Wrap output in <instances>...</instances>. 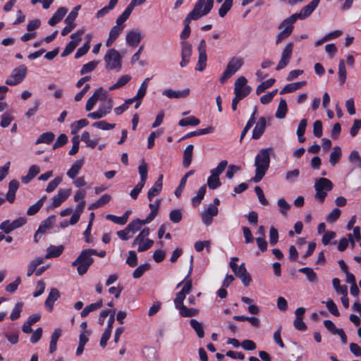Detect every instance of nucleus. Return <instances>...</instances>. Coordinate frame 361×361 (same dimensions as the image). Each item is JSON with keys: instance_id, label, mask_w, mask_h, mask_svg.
Instances as JSON below:
<instances>
[{"instance_id": "f257e3e1", "label": "nucleus", "mask_w": 361, "mask_h": 361, "mask_svg": "<svg viewBox=\"0 0 361 361\" xmlns=\"http://www.w3.org/2000/svg\"><path fill=\"white\" fill-rule=\"evenodd\" d=\"M271 148L262 149L255 157V176L251 179L255 183L259 182L264 176L270 164Z\"/></svg>"}, {"instance_id": "f03ea898", "label": "nucleus", "mask_w": 361, "mask_h": 361, "mask_svg": "<svg viewBox=\"0 0 361 361\" xmlns=\"http://www.w3.org/2000/svg\"><path fill=\"white\" fill-rule=\"evenodd\" d=\"M97 251L93 249L83 250L77 259L73 262L72 265L78 267V272L80 275L85 274L93 262L92 255H96Z\"/></svg>"}, {"instance_id": "7ed1b4c3", "label": "nucleus", "mask_w": 361, "mask_h": 361, "mask_svg": "<svg viewBox=\"0 0 361 361\" xmlns=\"http://www.w3.org/2000/svg\"><path fill=\"white\" fill-rule=\"evenodd\" d=\"M213 5L214 0H198L187 16L193 20H197L207 15L213 8Z\"/></svg>"}, {"instance_id": "20e7f679", "label": "nucleus", "mask_w": 361, "mask_h": 361, "mask_svg": "<svg viewBox=\"0 0 361 361\" xmlns=\"http://www.w3.org/2000/svg\"><path fill=\"white\" fill-rule=\"evenodd\" d=\"M104 60L107 70L121 71L122 68V56L115 49H109L104 55Z\"/></svg>"}, {"instance_id": "39448f33", "label": "nucleus", "mask_w": 361, "mask_h": 361, "mask_svg": "<svg viewBox=\"0 0 361 361\" xmlns=\"http://www.w3.org/2000/svg\"><path fill=\"white\" fill-rule=\"evenodd\" d=\"M332 182L326 178H319L315 180L314 189L316 193L314 198L320 202H323L327 195V192L333 189Z\"/></svg>"}, {"instance_id": "423d86ee", "label": "nucleus", "mask_w": 361, "mask_h": 361, "mask_svg": "<svg viewBox=\"0 0 361 361\" xmlns=\"http://www.w3.org/2000/svg\"><path fill=\"white\" fill-rule=\"evenodd\" d=\"M244 60L241 57L233 56L228 62L226 69L224 70L219 81L221 84L233 75L243 65Z\"/></svg>"}, {"instance_id": "0eeeda50", "label": "nucleus", "mask_w": 361, "mask_h": 361, "mask_svg": "<svg viewBox=\"0 0 361 361\" xmlns=\"http://www.w3.org/2000/svg\"><path fill=\"white\" fill-rule=\"evenodd\" d=\"M228 161L222 160L215 169L210 171L211 175L208 177L207 181V184L210 189L214 190L221 186L219 175L226 169Z\"/></svg>"}, {"instance_id": "6e6552de", "label": "nucleus", "mask_w": 361, "mask_h": 361, "mask_svg": "<svg viewBox=\"0 0 361 361\" xmlns=\"http://www.w3.org/2000/svg\"><path fill=\"white\" fill-rule=\"evenodd\" d=\"M296 20L295 16L292 15L279 25V29L281 30V32L276 36V44H280L283 39L287 38L292 33L293 25Z\"/></svg>"}, {"instance_id": "1a4fd4ad", "label": "nucleus", "mask_w": 361, "mask_h": 361, "mask_svg": "<svg viewBox=\"0 0 361 361\" xmlns=\"http://www.w3.org/2000/svg\"><path fill=\"white\" fill-rule=\"evenodd\" d=\"M27 73V67L22 64L15 68L11 75L6 80V84L10 86H15L20 84L26 77Z\"/></svg>"}, {"instance_id": "9d476101", "label": "nucleus", "mask_w": 361, "mask_h": 361, "mask_svg": "<svg viewBox=\"0 0 361 361\" xmlns=\"http://www.w3.org/2000/svg\"><path fill=\"white\" fill-rule=\"evenodd\" d=\"M293 50V44L292 42L288 43L282 51L280 61L276 66V70L279 71L288 66L292 57Z\"/></svg>"}, {"instance_id": "9b49d317", "label": "nucleus", "mask_w": 361, "mask_h": 361, "mask_svg": "<svg viewBox=\"0 0 361 361\" xmlns=\"http://www.w3.org/2000/svg\"><path fill=\"white\" fill-rule=\"evenodd\" d=\"M206 42L204 39H202L200 42V44L197 47L198 53H199V57H198V61L195 68L196 71H202L205 69L207 66V53H206Z\"/></svg>"}, {"instance_id": "f8f14e48", "label": "nucleus", "mask_w": 361, "mask_h": 361, "mask_svg": "<svg viewBox=\"0 0 361 361\" xmlns=\"http://www.w3.org/2000/svg\"><path fill=\"white\" fill-rule=\"evenodd\" d=\"M83 33L84 31L82 30H79L75 33L71 35V38L73 40L71 41L65 47L64 50L61 54L62 57L67 56L73 51V50L76 48V47L80 42L81 37L83 35Z\"/></svg>"}, {"instance_id": "ddd939ff", "label": "nucleus", "mask_w": 361, "mask_h": 361, "mask_svg": "<svg viewBox=\"0 0 361 361\" xmlns=\"http://www.w3.org/2000/svg\"><path fill=\"white\" fill-rule=\"evenodd\" d=\"M192 290V280L186 281L180 291H179L174 299V305L176 309L184 305L183 301L186 295L189 294Z\"/></svg>"}, {"instance_id": "4468645a", "label": "nucleus", "mask_w": 361, "mask_h": 361, "mask_svg": "<svg viewBox=\"0 0 361 361\" xmlns=\"http://www.w3.org/2000/svg\"><path fill=\"white\" fill-rule=\"evenodd\" d=\"M106 98V92L103 88L99 87L95 90L93 95L89 98L86 103L85 109L87 111H91L98 100H103Z\"/></svg>"}, {"instance_id": "2eb2a0df", "label": "nucleus", "mask_w": 361, "mask_h": 361, "mask_svg": "<svg viewBox=\"0 0 361 361\" xmlns=\"http://www.w3.org/2000/svg\"><path fill=\"white\" fill-rule=\"evenodd\" d=\"M26 223V220L23 217L18 218L12 222L5 221L0 225V229L3 230L6 233H9L12 231L23 226Z\"/></svg>"}, {"instance_id": "dca6fc26", "label": "nucleus", "mask_w": 361, "mask_h": 361, "mask_svg": "<svg viewBox=\"0 0 361 361\" xmlns=\"http://www.w3.org/2000/svg\"><path fill=\"white\" fill-rule=\"evenodd\" d=\"M218 212L219 209L216 205L209 204L201 214L202 223L206 226L210 225L213 221V217L216 216Z\"/></svg>"}, {"instance_id": "f3484780", "label": "nucleus", "mask_w": 361, "mask_h": 361, "mask_svg": "<svg viewBox=\"0 0 361 361\" xmlns=\"http://www.w3.org/2000/svg\"><path fill=\"white\" fill-rule=\"evenodd\" d=\"M320 0H312L307 5L305 6L300 11V13H294L295 18L305 19L315 10L317 7Z\"/></svg>"}, {"instance_id": "a211bd4d", "label": "nucleus", "mask_w": 361, "mask_h": 361, "mask_svg": "<svg viewBox=\"0 0 361 361\" xmlns=\"http://www.w3.org/2000/svg\"><path fill=\"white\" fill-rule=\"evenodd\" d=\"M153 245L154 240L146 238H142L138 235L136 236L132 243L133 247L138 245L137 251L139 252H145L149 250L152 247Z\"/></svg>"}, {"instance_id": "6ab92c4d", "label": "nucleus", "mask_w": 361, "mask_h": 361, "mask_svg": "<svg viewBox=\"0 0 361 361\" xmlns=\"http://www.w3.org/2000/svg\"><path fill=\"white\" fill-rule=\"evenodd\" d=\"M190 93V90L189 88H185L182 90H173L172 89H166L164 90L162 92L163 95L170 99L185 98L188 96H189Z\"/></svg>"}, {"instance_id": "aec40b11", "label": "nucleus", "mask_w": 361, "mask_h": 361, "mask_svg": "<svg viewBox=\"0 0 361 361\" xmlns=\"http://www.w3.org/2000/svg\"><path fill=\"white\" fill-rule=\"evenodd\" d=\"M126 39L129 46L135 47L142 39V33L139 30H130L127 33Z\"/></svg>"}, {"instance_id": "412c9836", "label": "nucleus", "mask_w": 361, "mask_h": 361, "mask_svg": "<svg viewBox=\"0 0 361 361\" xmlns=\"http://www.w3.org/2000/svg\"><path fill=\"white\" fill-rule=\"evenodd\" d=\"M71 189H60L58 193L54 196L52 205L54 207H59L71 195Z\"/></svg>"}, {"instance_id": "4be33fe9", "label": "nucleus", "mask_w": 361, "mask_h": 361, "mask_svg": "<svg viewBox=\"0 0 361 361\" xmlns=\"http://www.w3.org/2000/svg\"><path fill=\"white\" fill-rule=\"evenodd\" d=\"M163 175L161 174L153 186L147 192V199L152 201V198L158 195L162 189Z\"/></svg>"}, {"instance_id": "5701e85b", "label": "nucleus", "mask_w": 361, "mask_h": 361, "mask_svg": "<svg viewBox=\"0 0 361 361\" xmlns=\"http://www.w3.org/2000/svg\"><path fill=\"white\" fill-rule=\"evenodd\" d=\"M60 297V293L56 288H51L49 294L45 300L44 305L49 312H51L54 308V302L56 301Z\"/></svg>"}, {"instance_id": "b1692460", "label": "nucleus", "mask_w": 361, "mask_h": 361, "mask_svg": "<svg viewBox=\"0 0 361 361\" xmlns=\"http://www.w3.org/2000/svg\"><path fill=\"white\" fill-rule=\"evenodd\" d=\"M267 121L264 117H260L252 130V138L259 139L264 133L266 128Z\"/></svg>"}, {"instance_id": "393cba45", "label": "nucleus", "mask_w": 361, "mask_h": 361, "mask_svg": "<svg viewBox=\"0 0 361 361\" xmlns=\"http://www.w3.org/2000/svg\"><path fill=\"white\" fill-rule=\"evenodd\" d=\"M67 12L68 9L65 7L59 8L53 16L49 20L48 23L51 26H54L63 19Z\"/></svg>"}, {"instance_id": "a878e982", "label": "nucleus", "mask_w": 361, "mask_h": 361, "mask_svg": "<svg viewBox=\"0 0 361 361\" xmlns=\"http://www.w3.org/2000/svg\"><path fill=\"white\" fill-rule=\"evenodd\" d=\"M19 187V183L16 180H12L8 184V190L6 194V200L13 203L15 200L16 192Z\"/></svg>"}, {"instance_id": "bb28decb", "label": "nucleus", "mask_w": 361, "mask_h": 361, "mask_svg": "<svg viewBox=\"0 0 361 361\" xmlns=\"http://www.w3.org/2000/svg\"><path fill=\"white\" fill-rule=\"evenodd\" d=\"M83 164V159L75 161L71 166V169L67 171V176L70 178L74 179L76 177V176L79 173L80 169L82 167Z\"/></svg>"}, {"instance_id": "cd10ccee", "label": "nucleus", "mask_w": 361, "mask_h": 361, "mask_svg": "<svg viewBox=\"0 0 361 361\" xmlns=\"http://www.w3.org/2000/svg\"><path fill=\"white\" fill-rule=\"evenodd\" d=\"M306 85L305 81L296 82L286 85L281 91V94L293 92Z\"/></svg>"}, {"instance_id": "c85d7f7f", "label": "nucleus", "mask_w": 361, "mask_h": 361, "mask_svg": "<svg viewBox=\"0 0 361 361\" xmlns=\"http://www.w3.org/2000/svg\"><path fill=\"white\" fill-rule=\"evenodd\" d=\"M193 145H188L183 152V166L184 168H188L190 165L192 159L193 154Z\"/></svg>"}, {"instance_id": "c756f323", "label": "nucleus", "mask_w": 361, "mask_h": 361, "mask_svg": "<svg viewBox=\"0 0 361 361\" xmlns=\"http://www.w3.org/2000/svg\"><path fill=\"white\" fill-rule=\"evenodd\" d=\"M56 221V216L54 215L49 216L47 219L42 222L38 228L37 235H42L47 229L52 227L53 224Z\"/></svg>"}, {"instance_id": "7c9ffc66", "label": "nucleus", "mask_w": 361, "mask_h": 361, "mask_svg": "<svg viewBox=\"0 0 361 361\" xmlns=\"http://www.w3.org/2000/svg\"><path fill=\"white\" fill-rule=\"evenodd\" d=\"M146 0H140V2H137V0H132L130 3L128 4V6L126 7L125 11L120 15V16L124 19L125 21L127 20V19L130 16L133 8L136 6H139L145 3Z\"/></svg>"}, {"instance_id": "2f4dec72", "label": "nucleus", "mask_w": 361, "mask_h": 361, "mask_svg": "<svg viewBox=\"0 0 361 361\" xmlns=\"http://www.w3.org/2000/svg\"><path fill=\"white\" fill-rule=\"evenodd\" d=\"M103 305L102 300H99L95 303H92L89 305H87L80 312V316L82 317H87L90 312H94L95 310H99Z\"/></svg>"}, {"instance_id": "473e14b6", "label": "nucleus", "mask_w": 361, "mask_h": 361, "mask_svg": "<svg viewBox=\"0 0 361 361\" xmlns=\"http://www.w3.org/2000/svg\"><path fill=\"white\" fill-rule=\"evenodd\" d=\"M138 173L140 176V180L139 183L145 185L147 179L148 166L144 159L140 161V164L138 166Z\"/></svg>"}, {"instance_id": "72a5a7b5", "label": "nucleus", "mask_w": 361, "mask_h": 361, "mask_svg": "<svg viewBox=\"0 0 361 361\" xmlns=\"http://www.w3.org/2000/svg\"><path fill=\"white\" fill-rule=\"evenodd\" d=\"M177 310H179V314L180 316L183 317H192L197 316L200 311L197 308H189L187 307L185 305L180 306Z\"/></svg>"}, {"instance_id": "f704fd0d", "label": "nucleus", "mask_w": 361, "mask_h": 361, "mask_svg": "<svg viewBox=\"0 0 361 361\" xmlns=\"http://www.w3.org/2000/svg\"><path fill=\"white\" fill-rule=\"evenodd\" d=\"M81 140L85 142L86 145L90 148H94L99 141V137H94V139H90V135L89 132L84 131L81 135Z\"/></svg>"}, {"instance_id": "c9c22d12", "label": "nucleus", "mask_w": 361, "mask_h": 361, "mask_svg": "<svg viewBox=\"0 0 361 361\" xmlns=\"http://www.w3.org/2000/svg\"><path fill=\"white\" fill-rule=\"evenodd\" d=\"M102 102L100 104L98 109L104 115L109 114L113 107V100L111 98H106L102 100Z\"/></svg>"}, {"instance_id": "e433bc0d", "label": "nucleus", "mask_w": 361, "mask_h": 361, "mask_svg": "<svg viewBox=\"0 0 361 361\" xmlns=\"http://www.w3.org/2000/svg\"><path fill=\"white\" fill-rule=\"evenodd\" d=\"M61 336V329H56L51 336L49 353H53L56 350L57 341Z\"/></svg>"}, {"instance_id": "4c0bfd02", "label": "nucleus", "mask_w": 361, "mask_h": 361, "mask_svg": "<svg viewBox=\"0 0 361 361\" xmlns=\"http://www.w3.org/2000/svg\"><path fill=\"white\" fill-rule=\"evenodd\" d=\"M342 152L340 147H334L330 154L329 162L332 166H335L341 159Z\"/></svg>"}, {"instance_id": "58836bf2", "label": "nucleus", "mask_w": 361, "mask_h": 361, "mask_svg": "<svg viewBox=\"0 0 361 361\" xmlns=\"http://www.w3.org/2000/svg\"><path fill=\"white\" fill-rule=\"evenodd\" d=\"M63 247L62 246H49L47 250V254L45 255L46 259H49L52 257H57L61 255L63 252Z\"/></svg>"}, {"instance_id": "ea45409f", "label": "nucleus", "mask_w": 361, "mask_h": 361, "mask_svg": "<svg viewBox=\"0 0 361 361\" xmlns=\"http://www.w3.org/2000/svg\"><path fill=\"white\" fill-rule=\"evenodd\" d=\"M44 262L43 257H37L32 259L27 265V276H31L35 272L36 268L42 264Z\"/></svg>"}, {"instance_id": "a19ab883", "label": "nucleus", "mask_w": 361, "mask_h": 361, "mask_svg": "<svg viewBox=\"0 0 361 361\" xmlns=\"http://www.w3.org/2000/svg\"><path fill=\"white\" fill-rule=\"evenodd\" d=\"M150 80L149 78H147L145 79V80L141 84L140 88L138 89V91L135 97H133V99L134 101L135 100H142V98L145 97L146 94V91L148 86V82Z\"/></svg>"}, {"instance_id": "79ce46f5", "label": "nucleus", "mask_w": 361, "mask_h": 361, "mask_svg": "<svg viewBox=\"0 0 361 361\" xmlns=\"http://www.w3.org/2000/svg\"><path fill=\"white\" fill-rule=\"evenodd\" d=\"M288 111L287 104L285 99H281L279 102L277 111L276 112V117L279 119L284 118Z\"/></svg>"}, {"instance_id": "37998d69", "label": "nucleus", "mask_w": 361, "mask_h": 361, "mask_svg": "<svg viewBox=\"0 0 361 361\" xmlns=\"http://www.w3.org/2000/svg\"><path fill=\"white\" fill-rule=\"evenodd\" d=\"M200 123V119L197 118L194 116H191L185 118H182L179 121L178 125L180 126H197Z\"/></svg>"}, {"instance_id": "c03bdc74", "label": "nucleus", "mask_w": 361, "mask_h": 361, "mask_svg": "<svg viewBox=\"0 0 361 361\" xmlns=\"http://www.w3.org/2000/svg\"><path fill=\"white\" fill-rule=\"evenodd\" d=\"M46 199H47V197L46 196H43L35 204H34L32 206H30L28 208L27 211V214L29 215V216H32V215H34L36 213H37L38 211L42 207L44 201L46 200Z\"/></svg>"}, {"instance_id": "a18cd8bd", "label": "nucleus", "mask_w": 361, "mask_h": 361, "mask_svg": "<svg viewBox=\"0 0 361 361\" xmlns=\"http://www.w3.org/2000/svg\"><path fill=\"white\" fill-rule=\"evenodd\" d=\"M55 137V135L51 132L44 133L38 137L36 140L35 144L45 143L50 144L51 143Z\"/></svg>"}, {"instance_id": "49530a36", "label": "nucleus", "mask_w": 361, "mask_h": 361, "mask_svg": "<svg viewBox=\"0 0 361 361\" xmlns=\"http://www.w3.org/2000/svg\"><path fill=\"white\" fill-rule=\"evenodd\" d=\"M131 80V76L129 75H123L121 78H118L117 82L109 87V90L110 91L118 89L125 85H126Z\"/></svg>"}, {"instance_id": "de8ad7c7", "label": "nucleus", "mask_w": 361, "mask_h": 361, "mask_svg": "<svg viewBox=\"0 0 361 361\" xmlns=\"http://www.w3.org/2000/svg\"><path fill=\"white\" fill-rule=\"evenodd\" d=\"M348 160L353 164L354 168L361 169V157L357 151H352L348 157Z\"/></svg>"}, {"instance_id": "09e8293b", "label": "nucleus", "mask_w": 361, "mask_h": 361, "mask_svg": "<svg viewBox=\"0 0 361 361\" xmlns=\"http://www.w3.org/2000/svg\"><path fill=\"white\" fill-rule=\"evenodd\" d=\"M207 187L205 185L200 187L198 190L197 195L192 199V203L194 207L198 206L206 193Z\"/></svg>"}, {"instance_id": "8fccbe9b", "label": "nucleus", "mask_w": 361, "mask_h": 361, "mask_svg": "<svg viewBox=\"0 0 361 361\" xmlns=\"http://www.w3.org/2000/svg\"><path fill=\"white\" fill-rule=\"evenodd\" d=\"M181 44V58L190 59L192 56V45L186 41L180 42Z\"/></svg>"}, {"instance_id": "3c124183", "label": "nucleus", "mask_w": 361, "mask_h": 361, "mask_svg": "<svg viewBox=\"0 0 361 361\" xmlns=\"http://www.w3.org/2000/svg\"><path fill=\"white\" fill-rule=\"evenodd\" d=\"M80 8H81V6L78 5L73 8V10L70 12V13L68 15V16L65 19L66 24H70V25H73V26H75L74 21L76 19V18L78 17V11L80 9Z\"/></svg>"}, {"instance_id": "603ef678", "label": "nucleus", "mask_w": 361, "mask_h": 361, "mask_svg": "<svg viewBox=\"0 0 361 361\" xmlns=\"http://www.w3.org/2000/svg\"><path fill=\"white\" fill-rule=\"evenodd\" d=\"M191 327L195 330L199 338H203L204 336V329L202 325L197 320L192 319L190 321Z\"/></svg>"}, {"instance_id": "864d4df0", "label": "nucleus", "mask_w": 361, "mask_h": 361, "mask_svg": "<svg viewBox=\"0 0 361 361\" xmlns=\"http://www.w3.org/2000/svg\"><path fill=\"white\" fill-rule=\"evenodd\" d=\"M277 204L279 207L280 213L284 217H286L288 215V212L290 209V205L286 201L284 198L279 199L277 201Z\"/></svg>"}, {"instance_id": "5fc2aeb1", "label": "nucleus", "mask_w": 361, "mask_h": 361, "mask_svg": "<svg viewBox=\"0 0 361 361\" xmlns=\"http://www.w3.org/2000/svg\"><path fill=\"white\" fill-rule=\"evenodd\" d=\"M299 272L306 275L307 279L310 282H315L317 281V276L315 271L310 267H304L299 269Z\"/></svg>"}, {"instance_id": "6e6d98bb", "label": "nucleus", "mask_w": 361, "mask_h": 361, "mask_svg": "<svg viewBox=\"0 0 361 361\" xmlns=\"http://www.w3.org/2000/svg\"><path fill=\"white\" fill-rule=\"evenodd\" d=\"M275 82L276 80L274 78H271L262 82L257 86L256 89V94L259 95L264 92L267 89L271 87L275 83Z\"/></svg>"}, {"instance_id": "4d7b16f0", "label": "nucleus", "mask_w": 361, "mask_h": 361, "mask_svg": "<svg viewBox=\"0 0 361 361\" xmlns=\"http://www.w3.org/2000/svg\"><path fill=\"white\" fill-rule=\"evenodd\" d=\"M338 78H339V82L341 85L344 84L346 80V69L345 66V62L343 59H341L339 61L338 64Z\"/></svg>"}, {"instance_id": "13d9d810", "label": "nucleus", "mask_w": 361, "mask_h": 361, "mask_svg": "<svg viewBox=\"0 0 361 361\" xmlns=\"http://www.w3.org/2000/svg\"><path fill=\"white\" fill-rule=\"evenodd\" d=\"M23 305L24 304L23 302H18L16 304L10 315V318L12 321H15L20 317V313L23 311Z\"/></svg>"}, {"instance_id": "bf43d9fd", "label": "nucleus", "mask_w": 361, "mask_h": 361, "mask_svg": "<svg viewBox=\"0 0 361 361\" xmlns=\"http://www.w3.org/2000/svg\"><path fill=\"white\" fill-rule=\"evenodd\" d=\"M115 6L116 4H114L113 2L110 1L107 6H104V8H102L97 12L95 15L96 18L97 19L103 18L107 13H109L110 11L113 10L115 8Z\"/></svg>"}, {"instance_id": "052dcab7", "label": "nucleus", "mask_w": 361, "mask_h": 361, "mask_svg": "<svg viewBox=\"0 0 361 361\" xmlns=\"http://www.w3.org/2000/svg\"><path fill=\"white\" fill-rule=\"evenodd\" d=\"M333 286L337 293L341 295H348V288L346 286H341L340 280L334 278L332 281Z\"/></svg>"}, {"instance_id": "680f3d73", "label": "nucleus", "mask_w": 361, "mask_h": 361, "mask_svg": "<svg viewBox=\"0 0 361 361\" xmlns=\"http://www.w3.org/2000/svg\"><path fill=\"white\" fill-rule=\"evenodd\" d=\"M193 20L192 19L190 18L189 17H186L184 20V29L183 30L182 32L180 33V37L182 39H185L188 37H189L190 35V27L189 24L190 22Z\"/></svg>"}, {"instance_id": "e2e57ef3", "label": "nucleus", "mask_w": 361, "mask_h": 361, "mask_svg": "<svg viewBox=\"0 0 361 361\" xmlns=\"http://www.w3.org/2000/svg\"><path fill=\"white\" fill-rule=\"evenodd\" d=\"M233 6V0H225L224 4L221 6L219 10V16L223 18L224 17L228 11Z\"/></svg>"}, {"instance_id": "0e129e2a", "label": "nucleus", "mask_w": 361, "mask_h": 361, "mask_svg": "<svg viewBox=\"0 0 361 361\" xmlns=\"http://www.w3.org/2000/svg\"><path fill=\"white\" fill-rule=\"evenodd\" d=\"M99 62L96 61H92L82 66L80 70V74L84 75L94 71L97 66Z\"/></svg>"}, {"instance_id": "69168bd1", "label": "nucleus", "mask_w": 361, "mask_h": 361, "mask_svg": "<svg viewBox=\"0 0 361 361\" xmlns=\"http://www.w3.org/2000/svg\"><path fill=\"white\" fill-rule=\"evenodd\" d=\"M134 99H133V98H130V99H126L125 101V102L118 106V107H116L114 109V112L116 115H121V114H123L126 110H127L130 105L132 104L133 102H134Z\"/></svg>"}, {"instance_id": "338daca9", "label": "nucleus", "mask_w": 361, "mask_h": 361, "mask_svg": "<svg viewBox=\"0 0 361 361\" xmlns=\"http://www.w3.org/2000/svg\"><path fill=\"white\" fill-rule=\"evenodd\" d=\"M150 266L148 264H144L140 265L137 269H135L133 273V276L135 279L140 278L143 274L149 269Z\"/></svg>"}, {"instance_id": "774afa93", "label": "nucleus", "mask_w": 361, "mask_h": 361, "mask_svg": "<svg viewBox=\"0 0 361 361\" xmlns=\"http://www.w3.org/2000/svg\"><path fill=\"white\" fill-rule=\"evenodd\" d=\"M130 233L133 235L136 232L140 230V223L137 219L130 221L126 227Z\"/></svg>"}]
</instances>
